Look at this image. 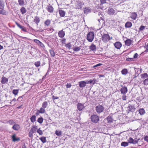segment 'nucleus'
Masks as SVG:
<instances>
[{
  "label": "nucleus",
  "instance_id": "473e14b6",
  "mask_svg": "<svg viewBox=\"0 0 148 148\" xmlns=\"http://www.w3.org/2000/svg\"><path fill=\"white\" fill-rule=\"evenodd\" d=\"M18 2L20 5L23 6L25 4L24 0H18Z\"/></svg>",
  "mask_w": 148,
  "mask_h": 148
},
{
  "label": "nucleus",
  "instance_id": "cd10ccee",
  "mask_svg": "<svg viewBox=\"0 0 148 148\" xmlns=\"http://www.w3.org/2000/svg\"><path fill=\"white\" fill-rule=\"evenodd\" d=\"M4 6V2L3 0H0V9H2Z\"/></svg>",
  "mask_w": 148,
  "mask_h": 148
},
{
  "label": "nucleus",
  "instance_id": "9b49d317",
  "mask_svg": "<svg viewBox=\"0 0 148 148\" xmlns=\"http://www.w3.org/2000/svg\"><path fill=\"white\" fill-rule=\"evenodd\" d=\"M15 23L16 25H17V26L20 28L23 31L25 32H27L26 28L25 27L21 26L17 22H16Z\"/></svg>",
  "mask_w": 148,
  "mask_h": 148
},
{
  "label": "nucleus",
  "instance_id": "c9c22d12",
  "mask_svg": "<svg viewBox=\"0 0 148 148\" xmlns=\"http://www.w3.org/2000/svg\"><path fill=\"white\" fill-rule=\"evenodd\" d=\"M48 106V103L47 101H45L42 104V107L44 108H47V106Z\"/></svg>",
  "mask_w": 148,
  "mask_h": 148
},
{
  "label": "nucleus",
  "instance_id": "dca6fc26",
  "mask_svg": "<svg viewBox=\"0 0 148 148\" xmlns=\"http://www.w3.org/2000/svg\"><path fill=\"white\" fill-rule=\"evenodd\" d=\"M106 119L108 121V123H111L113 121V119L112 118V116H108Z\"/></svg>",
  "mask_w": 148,
  "mask_h": 148
},
{
  "label": "nucleus",
  "instance_id": "f704fd0d",
  "mask_svg": "<svg viewBox=\"0 0 148 148\" xmlns=\"http://www.w3.org/2000/svg\"><path fill=\"white\" fill-rule=\"evenodd\" d=\"M128 145V143L127 142H123L121 143V146L126 147Z\"/></svg>",
  "mask_w": 148,
  "mask_h": 148
},
{
  "label": "nucleus",
  "instance_id": "4468645a",
  "mask_svg": "<svg viewBox=\"0 0 148 148\" xmlns=\"http://www.w3.org/2000/svg\"><path fill=\"white\" fill-rule=\"evenodd\" d=\"M137 16V14L136 13L134 12L132 13L130 16V18L133 20H135Z\"/></svg>",
  "mask_w": 148,
  "mask_h": 148
},
{
  "label": "nucleus",
  "instance_id": "774afa93",
  "mask_svg": "<svg viewBox=\"0 0 148 148\" xmlns=\"http://www.w3.org/2000/svg\"><path fill=\"white\" fill-rule=\"evenodd\" d=\"M66 40L65 38L63 39L62 40V42L63 43L65 44Z\"/></svg>",
  "mask_w": 148,
  "mask_h": 148
},
{
  "label": "nucleus",
  "instance_id": "0eeeda50",
  "mask_svg": "<svg viewBox=\"0 0 148 148\" xmlns=\"http://www.w3.org/2000/svg\"><path fill=\"white\" fill-rule=\"evenodd\" d=\"M46 9L47 11L50 13H52L54 9L50 4L47 6Z\"/></svg>",
  "mask_w": 148,
  "mask_h": 148
},
{
  "label": "nucleus",
  "instance_id": "3c124183",
  "mask_svg": "<svg viewBox=\"0 0 148 148\" xmlns=\"http://www.w3.org/2000/svg\"><path fill=\"white\" fill-rule=\"evenodd\" d=\"M93 82V81H92V80L90 79V80H86V81H85V82L86 83V84H91Z\"/></svg>",
  "mask_w": 148,
  "mask_h": 148
},
{
  "label": "nucleus",
  "instance_id": "7c9ffc66",
  "mask_svg": "<svg viewBox=\"0 0 148 148\" xmlns=\"http://www.w3.org/2000/svg\"><path fill=\"white\" fill-rule=\"evenodd\" d=\"M37 129V126H36L33 125L32 126V128L30 130V131L33 132V133H34L36 130Z\"/></svg>",
  "mask_w": 148,
  "mask_h": 148
},
{
  "label": "nucleus",
  "instance_id": "052dcab7",
  "mask_svg": "<svg viewBox=\"0 0 148 148\" xmlns=\"http://www.w3.org/2000/svg\"><path fill=\"white\" fill-rule=\"evenodd\" d=\"M144 139L145 141L148 142V136H145L144 138Z\"/></svg>",
  "mask_w": 148,
  "mask_h": 148
},
{
  "label": "nucleus",
  "instance_id": "338daca9",
  "mask_svg": "<svg viewBox=\"0 0 148 148\" xmlns=\"http://www.w3.org/2000/svg\"><path fill=\"white\" fill-rule=\"evenodd\" d=\"M40 61H37L35 62L34 65H40Z\"/></svg>",
  "mask_w": 148,
  "mask_h": 148
},
{
  "label": "nucleus",
  "instance_id": "e433bc0d",
  "mask_svg": "<svg viewBox=\"0 0 148 148\" xmlns=\"http://www.w3.org/2000/svg\"><path fill=\"white\" fill-rule=\"evenodd\" d=\"M128 71L127 69H123L121 71L123 75H126L128 73Z\"/></svg>",
  "mask_w": 148,
  "mask_h": 148
},
{
  "label": "nucleus",
  "instance_id": "4be33fe9",
  "mask_svg": "<svg viewBox=\"0 0 148 148\" xmlns=\"http://www.w3.org/2000/svg\"><path fill=\"white\" fill-rule=\"evenodd\" d=\"M60 15L61 17H64L65 14V12L62 10H60L59 11Z\"/></svg>",
  "mask_w": 148,
  "mask_h": 148
},
{
  "label": "nucleus",
  "instance_id": "0e129e2a",
  "mask_svg": "<svg viewBox=\"0 0 148 148\" xmlns=\"http://www.w3.org/2000/svg\"><path fill=\"white\" fill-rule=\"evenodd\" d=\"M126 96L125 95H123L122 96V99L123 100H126Z\"/></svg>",
  "mask_w": 148,
  "mask_h": 148
},
{
  "label": "nucleus",
  "instance_id": "f257e3e1",
  "mask_svg": "<svg viewBox=\"0 0 148 148\" xmlns=\"http://www.w3.org/2000/svg\"><path fill=\"white\" fill-rule=\"evenodd\" d=\"M94 33L93 32H90L87 34L86 39L89 42H91L94 37Z\"/></svg>",
  "mask_w": 148,
  "mask_h": 148
},
{
  "label": "nucleus",
  "instance_id": "4c0bfd02",
  "mask_svg": "<svg viewBox=\"0 0 148 148\" xmlns=\"http://www.w3.org/2000/svg\"><path fill=\"white\" fill-rule=\"evenodd\" d=\"M36 116L35 115L32 116L30 118V120L31 121L34 123L36 121Z\"/></svg>",
  "mask_w": 148,
  "mask_h": 148
},
{
  "label": "nucleus",
  "instance_id": "4d7b16f0",
  "mask_svg": "<svg viewBox=\"0 0 148 148\" xmlns=\"http://www.w3.org/2000/svg\"><path fill=\"white\" fill-rule=\"evenodd\" d=\"M126 60L129 61H133L134 60V58H128L126 59Z\"/></svg>",
  "mask_w": 148,
  "mask_h": 148
},
{
  "label": "nucleus",
  "instance_id": "bb28decb",
  "mask_svg": "<svg viewBox=\"0 0 148 148\" xmlns=\"http://www.w3.org/2000/svg\"><path fill=\"white\" fill-rule=\"evenodd\" d=\"M81 49V47H75L73 48V49L75 51L77 52L79 51Z\"/></svg>",
  "mask_w": 148,
  "mask_h": 148
},
{
  "label": "nucleus",
  "instance_id": "ea45409f",
  "mask_svg": "<svg viewBox=\"0 0 148 148\" xmlns=\"http://www.w3.org/2000/svg\"><path fill=\"white\" fill-rule=\"evenodd\" d=\"M49 52L52 57H54L55 56V53L53 50L52 49H50L49 50Z\"/></svg>",
  "mask_w": 148,
  "mask_h": 148
},
{
  "label": "nucleus",
  "instance_id": "a211bd4d",
  "mask_svg": "<svg viewBox=\"0 0 148 148\" xmlns=\"http://www.w3.org/2000/svg\"><path fill=\"white\" fill-rule=\"evenodd\" d=\"M85 83V81H83L79 82V86L80 88H83L85 87L86 85Z\"/></svg>",
  "mask_w": 148,
  "mask_h": 148
},
{
  "label": "nucleus",
  "instance_id": "423d86ee",
  "mask_svg": "<svg viewBox=\"0 0 148 148\" xmlns=\"http://www.w3.org/2000/svg\"><path fill=\"white\" fill-rule=\"evenodd\" d=\"M115 10L114 9L109 8L108 10L107 13L110 15H112L115 14Z\"/></svg>",
  "mask_w": 148,
  "mask_h": 148
},
{
  "label": "nucleus",
  "instance_id": "20e7f679",
  "mask_svg": "<svg viewBox=\"0 0 148 148\" xmlns=\"http://www.w3.org/2000/svg\"><path fill=\"white\" fill-rule=\"evenodd\" d=\"M102 39L104 42H106L110 40V36L108 34H105L103 35Z\"/></svg>",
  "mask_w": 148,
  "mask_h": 148
},
{
  "label": "nucleus",
  "instance_id": "6ab92c4d",
  "mask_svg": "<svg viewBox=\"0 0 148 148\" xmlns=\"http://www.w3.org/2000/svg\"><path fill=\"white\" fill-rule=\"evenodd\" d=\"M34 21L36 23V24L38 25V23L40 22V18L38 16H35L34 19Z\"/></svg>",
  "mask_w": 148,
  "mask_h": 148
},
{
  "label": "nucleus",
  "instance_id": "603ef678",
  "mask_svg": "<svg viewBox=\"0 0 148 148\" xmlns=\"http://www.w3.org/2000/svg\"><path fill=\"white\" fill-rule=\"evenodd\" d=\"M145 28V27L143 25L141 26L139 28L140 31H142Z\"/></svg>",
  "mask_w": 148,
  "mask_h": 148
},
{
  "label": "nucleus",
  "instance_id": "2f4dec72",
  "mask_svg": "<svg viewBox=\"0 0 148 148\" xmlns=\"http://www.w3.org/2000/svg\"><path fill=\"white\" fill-rule=\"evenodd\" d=\"M20 11L21 12L22 14H23L25 13L27 11L26 9L24 7H22V8H21L20 9Z\"/></svg>",
  "mask_w": 148,
  "mask_h": 148
},
{
  "label": "nucleus",
  "instance_id": "c85d7f7f",
  "mask_svg": "<svg viewBox=\"0 0 148 148\" xmlns=\"http://www.w3.org/2000/svg\"><path fill=\"white\" fill-rule=\"evenodd\" d=\"M82 4L81 2H77L76 6L77 8L78 9L82 7Z\"/></svg>",
  "mask_w": 148,
  "mask_h": 148
},
{
  "label": "nucleus",
  "instance_id": "680f3d73",
  "mask_svg": "<svg viewBox=\"0 0 148 148\" xmlns=\"http://www.w3.org/2000/svg\"><path fill=\"white\" fill-rule=\"evenodd\" d=\"M106 0H100V2L101 4H103L106 3Z\"/></svg>",
  "mask_w": 148,
  "mask_h": 148
},
{
  "label": "nucleus",
  "instance_id": "f3484780",
  "mask_svg": "<svg viewBox=\"0 0 148 148\" xmlns=\"http://www.w3.org/2000/svg\"><path fill=\"white\" fill-rule=\"evenodd\" d=\"M132 26V23L130 21L127 22L125 25V28H130Z\"/></svg>",
  "mask_w": 148,
  "mask_h": 148
},
{
  "label": "nucleus",
  "instance_id": "2eb2a0df",
  "mask_svg": "<svg viewBox=\"0 0 148 148\" xmlns=\"http://www.w3.org/2000/svg\"><path fill=\"white\" fill-rule=\"evenodd\" d=\"M1 83L2 84H5L7 82H8V78L3 77L1 78Z\"/></svg>",
  "mask_w": 148,
  "mask_h": 148
},
{
  "label": "nucleus",
  "instance_id": "49530a36",
  "mask_svg": "<svg viewBox=\"0 0 148 148\" xmlns=\"http://www.w3.org/2000/svg\"><path fill=\"white\" fill-rule=\"evenodd\" d=\"M143 84L145 86L148 85V78H146L144 80Z\"/></svg>",
  "mask_w": 148,
  "mask_h": 148
},
{
  "label": "nucleus",
  "instance_id": "412c9836",
  "mask_svg": "<svg viewBox=\"0 0 148 148\" xmlns=\"http://www.w3.org/2000/svg\"><path fill=\"white\" fill-rule=\"evenodd\" d=\"M138 111L141 115H143L145 114V112L144 109L143 108L139 109Z\"/></svg>",
  "mask_w": 148,
  "mask_h": 148
},
{
  "label": "nucleus",
  "instance_id": "37998d69",
  "mask_svg": "<svg viewBox=\"0 0 148 148\" xmlns=\"http://www.w3.org/2000/svg\"><path fill=\"white\" fill-rule=\"evenodd\" d=\"M0 14L3 15H6L7 12L6 11L4 10H0Z\"/></svg>",
  "mask_w": 148,
  "mask_h": 148
},
{
  "label": "nucleus",
  "instance_id": "39448f33",
  "mask_svg": "<svg viewBox=\"0 0 148 148\" xmlns=\"http://www.w3.org/2000/svg\"><path fill=\"white\" fill-rule=\"evenodd\" d=\"M84 104L80 103L77 104V108L79 111H82L84 110L85 107V106H84Z\"/></svg>",
  "mask_w": 148,
  "mask_h": 148
},
{
  "label": "nucleus",
  "instance_id": "6e6552de",
  "mask_svg": "<svg viewBox=\"0 0 148 148\" xmlns=\"http://www.w3.org/2000/svg\"><path fill=\"white\" fill-rule=\"evenodd\" d=\"M120 91L121 93L123 95H125L127 92V87L125 86L122 87Z\"/></svg>",
  "mask_w": 148,
  "mask_h": 148
},
{
  "label": "nucleus",
  "instance_id": "b1692460",
  "mask_svg": "<svg viewBox=\"0 0 148 148\" xmlns=\"http://www.w3.org/2000/svg\"><path fill=\"white\" fill-rule=\"evenodd\" d=\"M142 79H144L148 77V75L146 73L141 74L140 75Z\"/></svg>",
  "mask_w": 148,
  "mask_h": 148
},
{
  "label": "nucleus",
  "instance_id": "f8f14e48",
  "mask_svg": "<svg viewBox=\"0 0 148 148\" xmlns=\"http://www.w3.org/2000/svg\"><path fill=\"white\" fill-rule=\"evenodd\" d=\"M115 47L118 49H119L122 46L121 43L119 42H117L114 44Z\"/></svg>",
  "mask_w": 148,
  "mask_h": 148
},
{
  "label": "nucleus",
  "instance_id": "1a4fd4ad",
  "mask_svg": "<svg viewBox=\"0 0 148 148\" xmlns=\"http://www.w3.org/2000/svg\"><path fill=\"white\" fill-rule=\"evenodd\" d=\"M65 32L63 31V29L60 31L58 32V36L61 38L64 37L65 35Z\"/></svg>",
  "mask_w": 148,
  "mask_h": 148
},
{
  "label": "nucleus",
  "instance_id": "a18cd8bd",
  "mask_svg": "<svg viewBox=\"0 0 148 148\" xmlns=\"http://www.w3.org/2000/svg\"><path fill=\"white\" fill-rule=\"evenodd\" d=\"M43 121V119L42 117H40L37 120V121L40 123H42Z\"/></svg>",
  "mask_w": 148,
  "mask_h": 148
},
{
  "label": "nucleus",
  "instance_id": "09e8293b",
  "mask_svg": "<svg viewBox=\"0 0 148 148\" xmlns=\"http://www.w3.org/2000/svg\"><path fill=\"white\" fill-rule=\"evenodd\" d=\"M37 132L40 135H42L43 134V132L41 130H40V128L38 129L37 130Z\"/></svg>",
  "mask_w": 148,
  "mask_h": 148
},
{
  "label": "nucleus",
  "instance_id": "de8ad7c7",
  "mask_svg": "<svg viewBox=\"0 0 148 148\" xmlns=\"http://www.w3.org/2000/svg\"><path fill=\"white\" fill-rule=\"evenodd\" d=\"M8 123H9L10 125H13L15 124L16 123L12 120H11L8 121Z\"/></svg>",
  "mask_w": 148,
  "mask_h": 148
},
{
  "label": "nucleus",
  "instance_id": "79ce46f5",
  "mask_svg": "<svg viewBox=\"0 0 148 148\" xmlns=\"http://www.w3.org/2000/svg\"><path fill=\"white\" fill-rule=\"evenodd\" d=\"M18 90L14 89L12 91V93L15 95V96L18 94Z\"/></svg>",
  "mask_w": 148,
  "mask_h": 148
},
{
  "label": "nucleus",
  "instance_id": "a19ab883",
  "mask_svg": "<svg viewBox=\"0 0 148 148\" xmlns=\"http://www.w3.org/2000/svg\"><path fill=\"white\" fill-rule=\"evenodd\" d=\"M38 110L39 111V112L41 114L44 113L45 112V108H44L42 107L39 110Z\"/></svg>",
  "mask_w": 148,
  "mask_h": 148
},
{
  "label": "nucleus",
  "instance_id": "58836bf2",
  "mask_svg": "<svg viewBox=\"0 0 148 148\" xmlns=\"http://www.w3.org/2000/svg\"><path fill=\"white\" fill-rule=\"evenodd\" d=\"M65 46L66 48H68L69 49H70L72 47V45L71 43L69 42L67 44H66Z\"/></svg>",
  "mask_w": 148,
  "mask_h": 148
},
{
  "label": "nucleus",
  "instance_id": "5fc2aeb1",
  "mask_svg": "<svg viewBox=\"0 0 148 148\" xmlns=\"http://www.w3.org/2000/svg\"><path fill=\"white\" fill-rule=\"evenodd\" d=\"M49 70H50V65H49V69L47 71V73L45 75V76L43 77V78H45V77H46L47 75H48L49 72L50 71Z\"/></svg>",
  "mask_w": 148,
  "mask_h": 148
},
{
  "label": "nucleus",
  "instance_id": "e2e57ef3",
  "mask_svg": "<svg viewBox=\"0 0 148 148\" xmlns=\"http://www.w3.org/2000/svg\"><path fill=\"white\" fill-rule=\"evenodd\" d=\"M138 56V55L137 53H135L134 54V56L133 58H137Z\"/></svg>",
  "mask_w": 148,
  "mask_h": 148
},
{
  "label": "nucleus",
  "instance_id": "5701e85b",
  "mask_svg": "<svg viewBox=\"0 0 148 148\" xmlns=\"http://www.w3.org/2000/svg\"><path fill=\"white\" fill-rule=\"evenodd\" d=\"M89 49L92 51H95L96 49V46L93 44H92L89 47Z\"/></svg>",
  "mask_w": 148,
  "mask_h": 148
},
{
  "label": "nucleus",
  "instance_id": "7ed1b4c3",
  "mask_svg": "<svg viewBox=\"0 0 148 148\" xmlns=\"http://www.w3.org/2000/svg\"><path fill=\"white\" fill-rule=\"evenodd\" d=\"M105 109L102 105H99L96 107L95 110L98 113H100L103 112Z\"/></svg>",
  "mask_w": 148,
  "mask_h": 148
},
{
  "label": "nucleus",
  "instance_id": "aec40b11",
  "mask_svg": "<svg viewBox=\"0 0 148 148\" xmlns=\"http://www.w3.org/2000/svg\"><path fill=\"white\" fill-rule=\"evenodd\" d=\"M132 40L130 39H127L125 41V43L126 45L129 46L132 44Z\"/></svg>",
  "mask_w": 148,
  "mask_h": 148
},
{
  "label": "nucleus",
  "instance_id": "6e6d98bb",
  "mask_svg": "<svg viewBox=\"0 0 148 148\" xmlns=\"http://www.w3.org/2000/svg\"><path fill=\"white\" fill-rule=\"evenodd\" d=\"M66 88H70L71 87V85L70 83H68L66 85Z\"/></svg>",
  "mask_w": 148,
  "mask_h": 148
},
{
  "label": "nucleus",
  "instance_id": "a878e982",
  "mask_svg": "<svg viewBox=\"0 0 148 148\" xmlns=\"http://www.w3.org/2000/svg\"><path fill=\"white\" fill-rule=\"evenodd\" d=\"M84 13L86 14L88 13L91 12V11L89 8H85L84 9Z\"/></svg>",
  "mask_w": 148,
  "mask_h": 148
},
{
  "label": "nucleus",
  "instance_id": "c756f323",
  "mask_svg": "<svg viewBox=\"0 0 148 148\" xmlns=\"http://www.w3.org/2000/svg\"><path fill=\"white\" fill-rule=\"evenodd\" d=\"M40 139L43 143H45L47 142L46 138L44 136H42L40 138Z\"/></svg>",
  "mask_w": 148,
  "mask_h": 148
},
{
  "label": "nucleus",
  "instance_id": "13d9d810",
  "mask_svg": "<svg viewBox=\"0 0 148 148\" xmlns=\"http://www.w3.org/2000/svg\"><path fill=\"white\" fill-rule=\"evenodd\" d=\"M34 41L36 43L38 44H40V42L39 40H38L37 39H34Z\"/></svg>",
  "mask_w": 148,
  "mask_h": 148
},
{
  "label": "nucleus",
  "instance_id": "72a5a7b5",
  "mask_svg": "<svg viewBox=\"0 0 148 148\" xmlns=\"http://www.w3.org/2000/svg\"><path fill=\"white\" fill-rule=\"evenodd\" d=\"M127 141L128 143L134 144V139L132 138L131 137L130 138L128 139Z\"/></svg>",
  "mask_w": 148,
  "mask_h": 148
},
{
  "label": "nucleus",
  "instance_id": "864d4df0",
  "mask_svg": "<svg viewBox=\"0 0 148 148\" xmlns=\"http://www.w3.org/2000/svg\"><path fill=\"white\" fill-rule=\"evenodd\" d=\"M33 133H34L33 132L30 131V132H29V136L30 137H32V138L33 136Z\"/></svg>",
  "mask_w": 148,
  "mask_h": 148
},
{
  "label": "nucleus",
  "instance_id": "bf43d9fd",
  "mask_svg": "<svg viewBox=\"0 0 148 148\" xmlns=\"http://www.w3.org/2000/svg\"><path fill=\"white\" fill-rule=\"evenodd\" d=\"M23 96H20V97H19L18 99H17V101H22V99H23Z\"/></svg>",
  "mask_w": 148,
  "mask_h": 148
},
{
  "label": "nucleus",
  "instance_id": "8fccbe9b",
  "mask_svg": "<svg viewBox=\"0 0 148 148\" xmlns=\"http://www.w3.org/2000/svg\"><path fill=\"white\" fill-rule=\"evenodd\" d=\"M140 140V139H138L136 138L134 139V144H136L137 143L138 141Z\"/></svg>",
  "mask_w": 148,
  "mask_h": 148
},
{
  "label": "nucleus",
  "instance_id": "69168bd1",
  "mask_svg": "<svg viewBox=\"0 0 148 148\" xmlns=\"http://www.w3.org/2000/svg\"><path fill=\"white\" fill-rule=\"evenodd\" d=\"M58 98H59V97H55L54 95H53L52 96V99H53V100H55V99H58Z\"/></svg>",
  "mask_w": 148,
  "mask_h": 148
},
{
  "label": "nucleus",
  "instance_id": "c03bdc74",
  "mask_svg": "<svg viewBox=\"0 0 148 148\" xmlns=\"http://www.w3.org/2000/svg\"><path fill=\"white\" fill-rule=\"evenodd\" d=\"M55 134L58 136H60L62 134V132L61 131L56 130L55 132Z\"/></svg>",
  "mask_w": 148,
  "mask_h": 148
},
{
  "label": "nucleus",
  "instance_id": "ddd939ff",
  "mask_svg": "<svg viewBox=\"0 0 148 148\" xmlns=\"http://www.w3.org/2000/svg\"><path fill=\"white\" fill-rule=\"evenodd\" d=\"M20 128V125L18 124H16V123L13 125L12 129L16 131L18 130Z\"/></svg>",
  "mask_w": 148,
  "mask_h": 148
},
{
  "label": "nucleus",
  "instance_id": "9d476101",
  "mask_svg": "<svg viewBox=\"0 0 148 148\" xmlns=\"http://www.w3.org/2000/svg\"><path fill=\"white\" fill-rule=\"evenodd\" d=\"M16 134H14L11 136V137L12 139V141L15 142L16 141H20V138L19 137L16 138Z\"/></svg>",
  "mask_w": 148,
  "mask_h": 148
},
{
  "label": "nucleus",
  "instance_id": "f03ea898",
  "mask_svg": "<svg viewBox=\"0 0 148 148\" xmlns=\"http://www.w3.org/2000/svg\"><path fill=\"white\" fill-rule=\"evenodd\" d=\"M91 119L92 122L97 123L99 121V119L98 116L94 114L91 116Z\"/></svg>",
  "mask_w": 148,
  "mask_h": 148
},
{
  "label": "nucleus",
  "instance_id": "393cba45",
  "mask_svg": "<svg viewBox=\"0 0 148 148\" xmlns=\"http://www.w3.org/2000/svg\"><path fill=\"white\" fill-rule=\"evenodd\" d=\"M51 21L50 20L47 19L44 22V24L45 26H49L51 24Z\"/></svg>",
  "mask_w": 148,
  "mask_h": 148
}]
</instances>
